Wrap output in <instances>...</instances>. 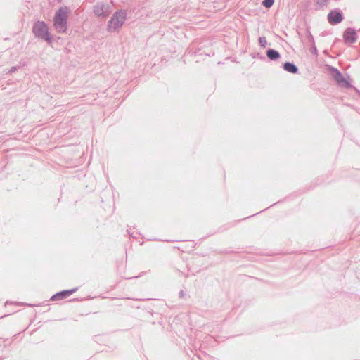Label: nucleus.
Wrapping results in <instances>:
<instances>
[{
    "label": "nucleus",
    "instance_id": "nucleus-1",
    "mask_svg": "<svg viewBox=\"0 0 360 360\" xmlns=\"http://www.w3.org/2000/svg\"><path fill=\"white\" fill-rule=\"evenodd\" d=\"M70 12L68 6L60 7L53 17V26L59 33H65L68 30V18Z\"/></svg>",
    "mask_w": 360,
    "mask_h": 360
},
{
    "label": "nucleus",
    "instance_id": "nucleus-2",
    "mask_svg": "<svg viewBox=\"0 0 360 360\" xmlns=\"http://www.w3.org/2000/svg\"><path fill=\"white\" fill-rule=\"evenodd\" d=\"M32 32L35 37L45 41L48 44L52 43L53 37L45 22L40 20L35 22L32 27Z\"/></svg>",
    "mask_w": 360,
    "mask_h": 360
},
{
    "label": "nucleus",
    "instance_id": "nucleus-3",
    "mask_svg": "<svg viewBox=\"0 0 360 360\" xmlns=\"http://www.w3.org/2000/svg\"><path fill=\"white\" fill-rule=\"evenodd\" d=\"M126 18L127 12L124 10L116 11L108 21V31L115 32L119 30L124 23Z\"/></svg>",
    "mask_w": 360,
    "mask_h": 360
},
{
    "label": "nucleus",
    "instance_id": "nucleus-4",
    "mask_svg": "<svg viewBox=\"0 0 360 360\" xmlns=\"http://www.w3.org/2000/svg\"><path fill=\"white\" fill-rule=\"evenodd\" d=\"M94 13L96 16L105 18L111 13V7L108 4H98L94 7Z\"/></svg>",
    "mask_w": 360,
    "mask_h": 360
},
{
    "label": "nucleus",
    "instance_id": "nucleus-5",
    "mask_svg": "<svg viewBox=\"0 0 360 360\" xmlns=\"http://www.w3.org/2000/svg\"><path fill=\"white\" fill-rule=\"evenodd\" d=\"M327 18L330 25H335L341 22L344 19V16L342 12L340 9L336 8L329 12Z\"/></svg>",
    "mask_w": 360,
    "mask_h": 360
},
{
    "label": "nucleus",
    "instance_id": "nucleus-6",
    "mask_svg": "<svg viewBox=\"0 0 360 360\" xmlns=\"http://www.w3.org/2000/svg\"><path fill=\"white\" fill-rule=\"evenodd\" d=\"M343 39L346 44L355 43L357 39V34L355 29L347 27L343 32Z\"/></svg>",
    "mask_w": 360,
    "mask_h": 360
},
{
    "label": "nucleus",
    "instance_id": "nucleus-7",
    "mask_svg": "<svg viewBox=\"0 0 360 360\" xmlns=\"http://www.w3.org/2000/svg\"><path fill=\"white\" fill-rule=\"evenodd\" d=\"M78 290V287L74 288L72 289L69 290H61L60 292H56V294L53 295L51 297V301H58L61 300L63 299H65L74 292H75Z\"/></svg>",
    "mask_w": 360,
    "mask_h": 360
},
{
    "label": "nucleus",
    "instance_id": "nucleus-8",
    "mask_svg": "<svg viewBox=\"0 0 360 360\" xmlns=\"http://www.w3.org/2000/svg\"><path fill=\"white\" fill-rule=\"evenodd\" d=\"M283 68L290 73L297 74L299 72L297 66L292 62H285L283 64Z\"/></svg>",
    "mask_w": 360,
    "mask_h": 360
},
{
    "label": "nucleus",
    "instance_id": "nucleus-9",
    "mask_svg": "<svg viewBox=\"0 0 360 360\" xmlns=\"http://www.w3.org/2000/svg\"><path fill=\"white\" fill-rule=\"evenodd\" d=\"M266 54L270 60H276L281 58L280 53L274 49H267Z\"/></svg>",
    "mask_w": 360,
    "mask_h": 360
},
{
    "label": "nucleus",
    "instance_id": "nucleus-10",
    "mask_svg": "<svg viewBox=\"0 0 360 360\" xmlns=\"http://www.w3.org/2000/svg\"><path fill=\"white\" fill-rule=\"evenodd\" d=\"M336 82L338 83V84L341 86V87H345V88H352V84L349 83V82L348 80H347L342 75H340V77H338V79L335 80Z\"/></svg>",
    "mask_w": 360,
    "mask_h": 360
},
{
    "label": "nucleus",
    "instance_id": "nucleus-11",
    "mask_svg": "<svg viewBox=\"0 0 360 360\" xmlns=\"http://www.w3.org/2000/svg\"><path fill=\"white\" fill-rule=\"evenodd\" d=\"M328 70L330 71L335 80L338 79V77H340L342 75V73L336 68L333 66H329Z\"/></svg>",
    "mask_w": 360,
    "mask_h": 360
},
{
    "label": "nucleus",
    "instance_id": "nucleus-12",
    "mask_svg": "<svg viewBox=\"0 0 360 360\" xmlns=\"http://www.w3.org/2000/svg\"><path fill=\"white\" fill-rule=\"evenodd\" d=\"M328 70L330 71L335 80L338 79V77H340L342 75V73L336 68L333 66H329Z\"/></svg>",
    "mask_w": 360,
    "mask_h": 360
},
{
    "label": "nucleus",
    "instance_id": "nucleus-13",
    "mask_svg": "<svg viewBox=\"0 0 360 360\" xmlns=\"http://www.w3.org/2000/svg\"><path fill=\"white\" fill-rule=\"evenodd\" d=\"M274 3V0H263L262 5L267 8H271Z\"/></svg>",
    "mask_w": 360,
    "mask_h": 360
},
{
    "label": "nucleus",
    "instance_id": "nucleus-14",
    "mask_svg": "<svg viewBox=\"0 0 360 360\" xmlns=\"http://www.w3.org/2000/svg\"><path fill=\"white\" fill-rule=\"evenodd\" d=\"M259 44L262 47L264 48L267 44L266 38L264 37H259Z\"/></svg>",
    "mask_w": 360,
    "mask_h": 360
},
{
    "label": "nucleus",
    "instance_id": "nucleus-15",
    "mask_svg": "<svg viewBox=\"0 0 360 360\" xmlns=\"http://www.w3.org/2000/svg\"><path fill=\"white\" fill-rule=\"evenodd\" d=\"M328 1L329 0H316V4L320 7H323L327 6Z\"/></svg>",
    "mask_w": 360,
    "mask_h": 360
},
{
    "label": "nucleus",
    "instance_id": "nucleus-16",
    "mask_svg": "<svg viewBox=\"0 0 360 360\" xmlns=\"http://www.w3.org/2000/svg\"><path fill=\"white\" fill-rule=\"evenodd\" d=\"M310 52H311L312 54L315 55V56H317V55H318V50H317V49H316V46L315 44H314L311 45Z\"/></svg>",
    "mask_w": 360,
    "mask_h": 360
},
{
    "label": "nucleus",
    "instance_id": "nucleus-17",
    "mask_svg": "<svg viewBox=\"0 0 360 360\" xmlns=\"http://www.w3.org/2000/svg\"><path fill=\"white\" fill-rule=\"evenodd\" d=\"M307 38H308L309 42L311 44V45L315 44V41H314V37L311 34V32H309Z\"/></svg>",
    "mask_w": 360,
    "mask_h": 360
},
{
    "label": "nucleus",
    "instance_id": "nucleus-18",
    "mask_svg": "<svg viewBox=\"0 0 360 360\" xmlns=\"http://www.w3.org/2000/svg\"><path fill=\"white\" fill-rule=\"evenodd\" d=\"M184 291L183 290H181L180 292H179V297L180 298H182L184 296Z\"/></svg>",
    "mask_w": 360,
    "mask_h": 360
},
{
    "label": "nucleus",
    "instance_id": "nucleus-19",
    "mask_svg": "<svg viewBox=\"0 0 360 360\" xmlns=\"http://www.w3.org/2000/svg\"><path fill=\"white\" fill-rule=\"evenodd\" d=\"M15 70H16V67H12V68H11V70H9V72H11H11H15Z\"/></svg>",
    "mask_w": 360,
    "mask_h": 360
},
{
    "label": "nucleus",
    "instance_id": "nucleus-20",
    "mask_svg": "<svg viewBox=\"0 0 360 360\" xmlns=\"http://www.w3.org/2000/svg\"><path fill=\"white\" fill-rule=\"evenodd\" d=\"M21 305H24V303H20ZM25 305H27V304H25Z\"/></svg>",
    "mask_w": 360,
    "mask_h": 360
}]
</instances>
